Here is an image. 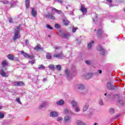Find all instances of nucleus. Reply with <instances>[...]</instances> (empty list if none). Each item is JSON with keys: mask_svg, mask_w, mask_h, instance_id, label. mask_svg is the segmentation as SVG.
I'll list each match as a JSON object with an SVG mask.
<instances>
[{"mask_svg": "<svg viewBox=\"0 0 125 125\" xmlns=\"http://www.w3.org/2000/svg\"><path fill=\"white\" fill-rule=\"evenodd\" d=\"M74 111L76 112V113H79V112H80L81 111V108H80V107L76 106L75 109H74Z\"/></svg>", "mask_w": 125, "mask_h": 125, "instance_id": "c9c22d12", "label": "nucleus"}, {"mask_svg": "<svg viewBox=\"0 0 125 125\" xmlns=\"http://www.w3.org/2000/svg\"><path fill=\"white\" fill-rule=\"evenodd\" d=\"M65 75L67 77V79L68 80H70V79H71L72 77H71V74H70V73L69 72V70L68 69L65 70Z\"/></svg>", "mask_w": 125, "mask_h": 125, "instance_id": "f3484780", "label": "nucleus"}, {"mask_svg": "<svg viewBox=\"0 0 125 125\" xmlns=\"http://www.w3.org/2000/svg\"><path fill=\"white\" fill-rule=\"evenodd\" d=\"M71 111L69 110L67 108H65L63 111L64 114H69Z\"/></svg>", "mask_w": 125, "mask_h": 125, "instance_id": "58836bf2", "label": "nucleus"}, {"mask_svg": "<svg viewBox=\"0 0 125 125\" xmlns=\"http://www.w3.org/2000/svg\"><path fill=\"white\" fill-rule=\"evenodd\" d=\"M56 68L57 70H58V71H61V65H56Z\"/></svg>", "mask_w": 125, "mask_h": 125, "instance_id": "a19ab883", "label": "nucleus"}, {"mask_svg": "<svg viewBox=\"0 0 125 125\" xmlns=\"http://www.w3.org/2000/svg\"><path fill=\"white\" fill-rule=\"evenodd\" d=\"M107 2H109V3H112V0H106Z\"/></svg>", "mask_w": 125, "mask_h": 125, "instance_id": "6e6d98bb", "label": "nucleus"}, {"mask_svg": "<svg viewBox=\"0 0 125 125\" xmlns=\"http://www.w3.org/2000/svg\"><path fill=\"white\" fill-rule=\"evenodd\" d=\"M0 74L4 78H7V77H8V75L6 74L5 72H4V70L3 69H0Z\"/></svg>", "mask_w": 125, "mask_h": 125, "instance_id": "f8f14e48", "label": "nucleus"}, {"mask_svg": "<svg viewBox=\"0 0 125 125\" xmlns=\"http://www.w3.org/2000/svg\"><path fill=\"white\" fill-rule=\"evenodd\" d=\"M120 115L119 114V115H118L117 116H116V118H119V117H120Z\"/></svg>", "mask_w": 125, "mask_h": 125, "instance_id": "680f3d73", "label": "nucleus"}, {"mask_svg": "<svg viewBox=\"0 0 125 125\" xmlns=\"http://www.w3.org/2000/svg\"><path fill=\"white\" fill-rule=\"evenodd\" d=\"M38 69H39L40 70H43L45 69V66H44V65L42 64L39 65L38 66Z\"/></svg>", "mask_w": 125, "mask_h": 125, "instance_id": "72a5a7b5", "label": "nucleus"}, {"mask_svg": "<svg viewBox=\"0 0 125 125\" xmlns=\"http://www.w3.org/2000/svg\"><path fill=\"white\" fill-rule=\"evenodd\" d=\"M102 34H103V30L101 29H98L97 32V35L98 36V37H100L102 35Z\"/></svg>", "mask_w": 125, "mask_h": 125, "instance_id": "a878e982", "label": "nucleus"}, {"mask_svg": "<svg viewBox=\"0 0 125 125\" xmlns=\"http://www.w3.org/2000/svg\"><path fill=\"white\" fill-rule=\"evenodd\" d=\"M46 18H48V19H51L52 20H55V17L54 16L49 13H48L45 15Z\"/></svg>", "mask_w": 125, "mask_h": 125, "instance_id": "423d86ee", "label": "nucleus"}, {"mask_svg": "<svg viewBox=\"0 0 125 125\" xmlns=\"http://www.w3.org/2000/svg\"><path fill=\"white\" fill-rule=\"evenodd\" d=\"M46 81H47L46 78H44V79L43 80V82H46Z\"/></svg>", "mask_w": 125, "mask_h": 125, "instance_id": "052dcab7", "label": "nucleus"}, {"mask_svg": "<svg viewBox=\"0 0 125 125\" xmlns=\"http://www.w3.org/2000/svg\"><path fill=\"white\" fill-rule=\"evenodd\" d=\"M98 17V15L97 14H93V20H94V22H96V21H97Z\"/></svg>", "mask_w": 125, "mask_h": 125, "instance_id": "5701e85b", "label": "nucleus"}, {"mask_svg": "<svg viewBox=\"0 0 125 125\" xmlns=\"http://www.w3.org/2000/svg\"><path fill=\"white\" fill-rule=\"evenodd\" d=\"M99 104L100 106H103L104 105V102H103V100L102 99H100L99 100Z\"/></svg>", "mask_w": 125, "mask_h": 125, "instance_id": "473e14b6", "label": "nucleus"}, {"mask_svg": "<svg viewBox=\"0 0 125 125\" xmlns=\"http://www.w3.org/2000/svg\"><path fill=\"white\" fill-rule=\"evenodd\" d=\"M83 78H85V79H86V80H88V79H90V78H91V74L85 73L83 76Z\"/></svg>", "mask_w": 125, "mask_h": 125, "instance_id": "aec40b11", "label": "nucleus"}, {"mask_svg": "<svg viewBox=\"0 0 125 125\" xmlns=\"http://www.w3.org/2000/svg\"><path fill=\"white\" fill-rule=\"evenodd\" d=\"M61 37L63 38L64 39H68L70 37V34L67 33H63L61 34Z\"/></svg>", "mask_w": 125, "mask_h": 125, "instance_id": "dca6fc26", "label": "nucleus"}, {"mask_svg": "<svg viewBox=\"0 0 125 125\" xmlns=\"http://www.w3.org/2000/svg\"><path fill=\"white\" fill-rule=\"evenodd\" d=\"M69 23H70V21H68V20H63V24L65 26H68V25H69Z\"/></svg>", "mask_w": 125, "mask_h": 125, "instance_id": "2f4dec72", "label": "nucleus"}, {"mask_svg": "<svg viewBox=\"0 0 125 125\" xmlns=\"http://www.w3.org/2000/svg\"><path fill=\"white\" fill-rule=\"evenodd\" d=\"M55 49H56V50H58V49H61V47L59 46H56L54 47Z\"/></svg>", "mask_w": 125, "mask_h": 125, "instance_id": "49530a36", "label": "nucleus"}, {"mask_svg": "<svg viewBox=\"0 0 125 125\" xmlns=\"http://www.w3.org/2000/svg\"><path fill=\"white\" fill-rule=\"evenodd\" d=\"M57 105H64V101L62 100H59V101L57 102Z\"/></svg>", "mask_w": 125, "mask_h": 125, "instance_id": "393cba45", "label": "nucleus"}, {"mask_svg": "<svg viewBox=\"0 0 125 125\" xmlns=\"http://www.w3.org/2000/svg\"><path fill=\"white\" fill-rule=\"evenodd\" d=\"M8 65V62H7V61H6V60H5L2 62V67L7 66Z\"/></svg>", "mask_w": 125, "mask_h": 125, "instance_id": "4be33fe9", "label": "nucleus"}, {"mask_svg": "<svg viewBox=\"0 0 125 125\" xmlns=\"http://www.w3.org/2000/svg\"><path fill=\"white\" fill-rule=\"evenodd\" d=\"M56 121H57V122H58L59 123V122H61V121H63V117H58L56 119Z\"/></svg>", "mask_w": 125, "mask_h": 125, "instance_id": "e433bc0d", "label": "nucleus"}, {"mask_svg": "<svg viewBox=\"0 0 125 125\" xmlns=\"http://www.w3.org/2000/svg\"><path fill=\"white\" fill-rule=\"evenodd\" d=\"M55 11V12H56V13H58V14H62V11L57 10L55 8H53L52 9V11Z\"/></svg>", "mask_w": 125, "mask_h": 125, "instance_id": "a211bd4d", "label": "nucleus"}, {"mask_svg": "<svg viewBox=\"0 0 125 125\" xmlns=\"http://www.w3.org/2000/svg\"><path fill=\"white\" fill-rule=\"evenodd\" d=\"M109 112L110 114H114L115 113V109L113 108H110L109 109Z\"/></svg>", "mask_w": 125, "mask_h": 125, "instance_id": "4c0bfd02", "label": "nucleus"}, {"mask_svg": "<svg viewBox=\"0 0 125 125\" xmlns=\"http://www.w3.org/2000/svg\"><path fill=\"white\" fill-rule=\"evenodd\" d=\"M55 28H56L57 29H58V28H60V25H59L58 24V23H56V24H55Z\"/></svg>", "mask_w": 125, "mask_h": 125, "instance_id": "3c124183", "label": "nucleus"}, {"mask_svg": "<svg viewBox=\"0 0 125 125\" xmlns=\"http://www.w3.org/2000/svg\"><path fill=\"white\" fill-rule=\"evenodd\" d=\"M71 105L72 107H77L78 106V103L75 101H72L71 102Z\"/></svg>", "mask_w": 125, "mask_h": 125, "instance_id": "cd10ccee", "label": "nucleus"}, {"mask_svg": "<svg viewBox=\"0 0 125 125\" xmlns=\"http://www.w3.org/2000/svg\"><path fill=\"white\" fill-rule=\"evenodd\" d=\"M25 6L26 8L30 7V0H25Z\"/></svg>", "mask_w": 125, "mask_h": 125, "instance_id": "bb28decb", "label": "nucleus"}, {"mask_svg": "<svg viewBox=\"0 0 125 125\" xmlns=\"http://www.w3.org/2000/svg\"><path fill=\"white\" fill-rule=\"evenodd\" d=\"M77 30H78V27H77V28L73 27V29H72V32L75 33V32H76V31H77Z\"/></svg>", "mask_w": 125, "mask_h": 125, "instance_id": "09e8293b", "label": "nucleus"}, {"mask_svg": "<svg viewBox=\"0 0 125 125\" xmlns=\"http://www.w3.org/2000/svg\"><path fill=\"white\" fill-rule=\"evenodd\" d=\"M84 62L87 64V65H90V64H91L90 61H85Z\"/></svg>", "mask_w": 125, "mask_h": 125, "instance_id": "37998d69", "label": "nucleus"}, {"mask_svg": "<svg viewBox=\"0 0 125 125\" xmlns=\"http://www.w3.org/2000/svg\"><path fill=\"white\" fill-rule=\"evenodd\" d=\"M57 1L60 3H62V2H63V1H62V0H57Z\"/></svg>", "mask_w": 125, "mask_h": 125, "instance_id": "5fc2aeb1", "label": "nucleus"}, {"mask_svg": "<svg viewBox=\"0 0 125 125\" xmlns=\"http://www.w3.org/2000/svg\"><path fill=\"white\" fill-rule=\"evenodd\" d=\"M89 107V104H88V103L85 104L83 105V111L85 112L87 111V110H88Z\"/></svg>", "mask_w": 125, "mask_h": 125, "instance_id": "ddd939ff", "label": "nucleus"}, {"mask_svg": "<svg viewBox=\"0 0 125 125\" xmlns=\"http://www.w3.org/2000/svg\"><path fill=\"white\" fill-rule=\"evenodd\" d=\"M48 68H49V69H54V65L50 64L48 66Z\"/></svg>", "mask_w": 125, "mask_h": 125, "instance_id": "a18cd8bd", "label": "nucleus"}, {"mask_svg": "<svg viewBox=\"0 0 125 125\" xmlns=\"http://www.w3.org/2000/svg\"><path fill=\"white\" fill-rule=\"evenodd\" d=\"M7 58H8V59H10V60H13V59H14V56H13V55L11 54H9L7 56Z\"/></svg>", "mask_w": 125, "mask_h": 125, "instance_id": "f704fd0d", "label": "nucleus"}, {"mask_svg": "<svg viewBox=\"0 0 125 125\" xmlns=\"http://www.w3.org/2000/svg\"><path fill=\"white\" fill-rule=\"evenodd\" d=\"M20 26H17L15 29L14 35L13 37L14 42H16V40H19L21 37L20 35Z\"/></svg>", "mask_w": 125, "mask_h": 125, "instance_id": "f257e3e1", "label": "nucleus"}, {"mask_svg": "<svg viewBox=\"0 0 125 125\" xmlns=\"http://www.w3.org/2000/svg\"><path fill=\"white\" fill-rule=\"evenodd\" d=\"M28 43H29V41H28V40L25 41V44L26 45H28Z\"/></svg>", "mask_w": 125, "mask_h": 125, "instance_id": "4d7b16f0", "label": "nucleus"}, {"mask_svg": "<svg viewBox=\"0 0 125 125\" xmlns=\"http://www.w3.org/2000/svg\"><path fill=\"white\" fill-rule=\"evenodd\" d=\"M76 124L77 125H85V124H84V123L81 120H77Z\"/></svg>", "mask_w": 125, "mask_h": 125, "instance_id": "412c9836", "label": "nucleus"}, {"mask_svg": "<svg viewBox=\"0 0 125 125\" xmlns=\"http://www.w3.org/2000/svg\"><path fill=\"white\" fill-rule=\"evenodd\" d=\"M16 101L18 102V103H19V104H21V101H20V99H19V98L16 99Z\"/></svg>", "mask_w": 125, "mask_h": 125, "instance_id": "8fccbe9b", "label": "nucleus"}, {"mask_svg": "<svg viewBox=\"0 0 125 125\" xmlns=\"http://www.w3.org/2000/svg\"><path fill=\"white\" fill-rule=\"evenodd\" d=\"M109 6H113V5H112V4H110Z\"/></svg>", "mask_w": 125, "mask_h": 125, "instance_id": "0e129e2a", "label": "nucleus"}, {"mask_svg": "<svg viewBox=\"0 0 125 125\" xmlns=\"http://www.w3.org/2000/svg\"><path fill=\"white\" fill-rule=\"evenodd\" d=\"M106 87L108 89H109V90H116L119 88V86L112 84V81L107 82Z\"/></svg>", "mask_w": 125, "mask_h": 125, "instance_id": "f03ea898", "label": "nucleus"}, {"mask_svg": "<svg viewBox=\"0 0 125 125\" xmlns=\"http://www.w3.org/2000/svg\"><path fill=\"white\" fill-rule=\"evenodd\" d=\"M65 123H70L71 122V117L68 115H66L64 118Z\"/></svg>", "mask_w": 125, "mask_h": 125, "instance_id": "4468645a", "label": "nucleus"}, {"mask_svg": "<svg viewBox=\"0 0 125 125\" xmlns=\"http://www.w3.org/2000/svg\"><path fill=\"white\" fill-rule=\"evenodd\" d=\"M94 43V41H91L88 44V49H90L92 47V45Z\"/></svg>", "mask_w": 125, "mask_h": 125, "instance_id": "b1692460", "label": "nucleus"}, {"mask_svg": "<svg viewBox=\"0 0 125 125\" xmlns=\"http://www.w3.org/2000/svg\"><path fill=\"white\" fill-rule=\"evenodd\" d=\"M76 88L79 90H83L85 88V86L82 83H78L76 85Z\"/></svg>", "mask_w": 125, "mask_h": 125, "instance_id": "39448f33", "label": "nucleus"}, {"mask_svg": "<svg viewBox=\"0 0 125 125\" xmlns=\"http://www.w3.org/2000/svg\"><path fill=\"white\" fill-rule=\"evenodd\" d=\"M29 63H30V64H35V62L33 61L29 62Z\"/></svg>", "mask_w": 125, "mask_h": 125, "instance_id": "13d9d810", "label": "nucleus"}, {"mask_svg": "<svg viewBox=\"0 0 125 125\" xmlns=\"http://www.w3.org/2000/svg\"><path fill=\"white\" fill-rule=\"evenodd\" d=\"M76 41H78V39H76Z\"/></svg>", "mask_w": 125, "mask_h": 125, "instance_id": "774afa93", "label": "nucleus"}, {"mask_svg": "<svg viewBox=\"0 0 125 125\" xmlns=\"http://www.w3.org/2000/svg\"><path fill=\"white\" fill-rule=\"evenodd\" d=\"M4 118V114L2 112H0V119Z\"/></svg>", "mask_w": 125, "mask_h": 125, "instance_id": "c03bdc74", "label": "nucleus"}, {"mask_svg": "<svg viewBox=\"0 0 125 125\" xmlns=\"http://www.w3.org/2000/svg\"><path fill=\"white\" fill-rule=\"evenodd\" d=\"M53 57L55 58H60L61 59H62L63 57H64V55H63V53L62 52H61L60 53H56L54 54Z\"/></svg>", "mask_w": 125, "mask_h": 125, "instance_id": "7ed1b4c3", "label": "nucleus"}, {"mask_svg": "<svg viewBox=\"0 0 125 125\" xmlns=\"http://www.w3.org/2000/svg\"><path fill=\"white\" fill-rule=\"evenodd\" d=\"M1 109H2V106H0V110H1Z\"/></svg>", "mask_w": 125, "mask_h": 125, "instance_id": "e2e57ef3", "label": "nucleus"}, {"mask_svg": "<svg viewBox=\"0 0 125 125\" xmlns=\"http://www.w3.org/2000/svg\"><path fill=\"white\" fill-rule=\"evenodd\" d=\"M31 15L33 17H36L38 15V12L35 8H31Z\"/></svg>", "mask_w": 125, "mask_h": 125, "instance_id": "6e6552de", "label": "nucleus"}, {"mask_svg": "<svg viewBox=\"0 0 125 125\" xmlns=\"http://www.w3.org/2000/svg\"><path fill=\"white\" fill-rule=\"evenodd\" d=\"M104 95H105V96H106V95H107V93H105Z\"/></svg>", "mask_w": 125, "mask_h": 125, "instance_id": "338daca9", "label": "nucleus"}, {"mask_svg": "<svg viewBox=\"0 0 125 125\" xmlns=\"http://www.w3.org/2000/svg\"><path fill=\"white\" fill-rule=\"evenodd\" d=\"M2 2L3 3H4V4H8V1H6V0L3 1H2Z\"/></svg>", "mask_w": 125, "mask_h": 125, "instance_id": "603ef678", "label": "nucleus"}, {"mask_svg": "<svg viewBox=\"0 0 125 125\" xmlns=\"http://www.w3.org/2000/svg\"><path fill=\"white\" fill-rule=\"evenodd\" d=\"M112 99L114 100H116V102L120 99V95H114L113 96Z\"/></svg>", "mask_w": 125, "mask_h": 125, "instance_id": "6ab92c4d", "label": "nucleus"}, {"mask_svg": "<svg viewBox=\"0 0 125 125\" xmlns=\"http://www.w3.org/2000/svg\"><path fill=\"white\" fill-rule=\"evenodd\" d=\"M46 57L47 59H51V57H52L51 54H50V53H49V52L47 53Z\"/></svg>", "mask_w": 125, "mask_h": 125, "instance_id": "7c9ffc66", "label": "nucleus"}, {"mask_svg": "<svg viewBox=\"0 0 125 125\" xmlns=\"http://www.w3.org/2000/svg\"><path fill=\"white\" fill-rule=\"evenodd\" d=\"M14 84H15V85L20 86L22 85H25V84L24 83H23V82H16L14 83Z\"/></svg>", "mask_w": 125, "mask_h": 125, "instance_id": "2eb2a0df", "label": "nucleus"}, {"mask_svg": "<svg viewBox=\"0 0 125 125\" xmlns=\"http://www.w3.org/2000/svg\"><path fill=\"white\" fill-rule=\"evenodd\" d=\"M21 54H22L24 57L26 58H28L29 59H34V57L33 55H29L28 53H25L24 51H21Z\"/></svg>", "mask_w": 125, "mask_h": 125, "instance_id": "20e7f679", "label": "nucleus"}, {"mask_svg": "<svg viewBox=\"0 0 125 125\" xmlns=\"http://www.w3.org/2000/svg\"><path fill=\"white\" fill-rule=\"evenodd\" d=\"M99 73L100 74H102V70H99Z\"/></svg>", "mask_w": 125, "mask_h": 125, "instance_id": "bf43d9fd", "label": "nucleus"}, {"mask_svg": "<svg viewBox=\"0 0 125 125\" xmlns=\"http://www.w3.org/2000/svg\"><path fill=\"white\" fill-rule=\"evenodd\" d=\"M46 27L47 28V29H49V30H52V27L50 26V25L47 24L46 25Z\"/></svg>", "mask_w": 125, "mask_h": 125, "instance_id": "de8ad7c7", "label": "nucleus"}, {"mask_svg": "<svg viewBox=\"0 0 125 125\" xmlns=\"http://www.w3.org/2000/svg\"><path fill=\"white\" fill-rule=\"evenodd\" d=\"M9 22L10 23H12V19L11 18H9Z\"/></svg>", "mask_w": 125, "mask_h": 125, "instance_id": "864d4df0", "label": "nucleus"}, {"mask_svg": "<svg viewBox=\"0 0 125 125\" xmlns=\"http://www.w3.org/2000/svg\"><path fill=\"white\" fill-rule=\"evenodd\" d=\"M117 103L118 104V105H123L124 104V102L119 99L117 100Z\"/></svg>", "mask_w": 125, "mask_h": 125, "instance_id": "c756f323", "label": "nucleus"}, {"mask_svg": "<svg viewBox=\"0 0 125 125\" xmlns=\"http://www.w3.org/2000/svg\"><path fill=\"white\" fill-rule=\"evenodd\" d=\"M48 105H49V103L47 102H43L39 106V109H42L43 107H45L46 106H48Z\"/></svg>", "mask_w": 125, "mask_h": 125, "instance_id": "1a4fd4ad", "label": "nucleus"}, {"mask_svg": "<svg viewBox=\"0 0 125 125\" xmlns=\"http://www.w3.org/2000/svg\"><path fill=\"white\" fill-rule=\"evenodd\" d=\"M97 125V123H96L94 124V125Z\"/></svg>", "mask_w": 125, "mask_h": 125, "instance_id": "69168bd1", "label": "nucleus"}, {"mask_svg": "<svg viewBox=\"0 0 125 125\" xmlns=\"http://www.w3.org/2000/svg\"><path fill=\"white\" fill-rule=\"evenodd\" d=\"M50 116L52 118H56L59 116V114L56 111H52L50 112Z\"/></svg>", "mask_w": 125, "mask_h": 125, "instance_id": "9b49d317", "label": "nucleus"}, {"mask_svg": "<svg viewBox=\"0 0 125 125\" xmlns=\"http://www.w3.org/2000/svg\"><path fill=\"white\" fill-rule=\"evenodd\" d=\"M16 5V2L15 1H12L10 2V7H15Z\"/></svg>", "mask_w": 125, "mask_h": 125, "instance_id": "c85d7f7f", "label": "nucleus"}, {"mask_svg": "<svg viewBox=\"0 0 125 125\" xmlns=\"http://www.w3.org/2000/svg\"><path fill=\"white\" fill-rule=\"evenodd\" d=\"M80 10L83 13V15H85V14L87 12V9L84 7V5H81Z\"/></svg>", "mask_w": 125, "mask_h": 125, "instance_id": "0eeeda50", "label": "nucleus"}, {"mask_svg": "<svg viewBox=\"0 0 125 125\" xmlns=\"http://www.w3.org/2000/svg\"><path fill=\"white\" fill-rule=\"evenodd\" d=\"M97 50H99V51H101L103 49V48L100 45H99L97 47Z\"/></svg>", "mask_w": 125, "mask_h": 125, "instance_id": "79ce46f5", "label": "nucleus"}, {"mask_svg": "<svg viewBox=\"0 0 125 125\" xmlns=\"http://www.w3.org/2000/svg\"><path fill=\"white\" fill-rule=\"evenodd\" d=\"M100 51V54H101V55H105V53H106V52L105 51V50H104V49H103Z\"/></svg>", "mask_w": 125, "mask_h": 125, "instance_id": "ea45409f", "label": "nucleus"}, {"mask_svg": "<svg viewBox=\"0 0 125 125\" xmlns=\"http://www.w3.org/2000/svg\"><path fill=\"white\" fill-rule=\"evenodd\" d=\"M34 49L36 51H42L43 50V48L42 47L40 44H38L36 47L34 48Z\"/></svg>", "mask_w": 125, "mask_h": 125, "instance_id": "9d476101", "label": "nucleus"}]
</instances>
